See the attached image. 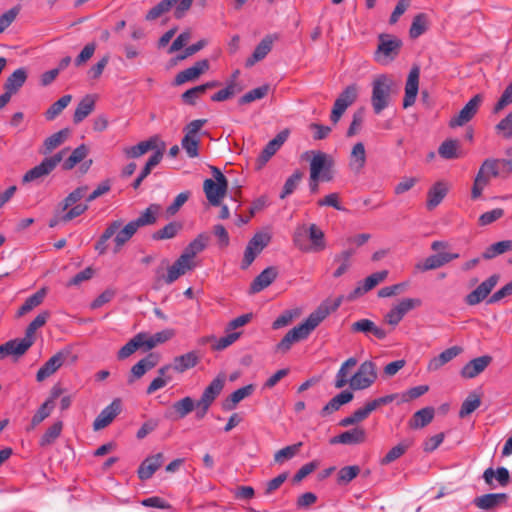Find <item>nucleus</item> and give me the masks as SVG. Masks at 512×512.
Instances as JSON below:
<instances>
[{
  "label": "nucleus",
  "instance_id": "obj_48",
  "mask_svg": "<svg viewBox=\"0 0 512 512\" xmlns=\"http://www.w3.org/2000/svg\"><path fill=\"white\" fill-rule=\"evenodd\" d=\"M159 210V205L151 204L148 208L145 209V211L140 214L137 219L132 220V222L138 229L144 226L153 225L157 221Z\"/></svg>",
  "mask_w": 512,
  "mask_h": 512
},
{
  "label": "nucleus",
  "instance_id": "obj_64",
  "mask_svg": "<svg viewBox=\"0 0 512 512\" xmlns=\"http://www.w3.org/2000/svg\"><path fill=\"white\" fill-rule=\"evenodd\" d=\"M427 30V17L425 14L420 13L417 14L412 21L409 35L411 38L415 39L422 35Z\"/></svg>",
  "mask_w": 512,
  "mask_h": 512
},
{
  "label": "nucleus",
  "instance_id": "obj_15",
  "mask_svg": "<svg viewBox=\"0 0 512 512\" xmlns=\"http://www.w3.org/2000/svg\"><path fill=\"white\" fill-rule=\"evenodd\" d=\"M499 276L494 274L491 275L489 278H487L485 281H483L476 289H474L472 292H470L465 297L466 304L470 306H474L482 302L484 299L487 298V296L491 293L493 288L498 283Z\"/></svg>",
  "mask_w": 512,
  "mask_h": 512
},
{
  "label": "nucleus",
  "instance_id": "obj_42",
  "mask_svg": "<svg viewBox=\"0 0 512 512\" xmlns=\"http://www.w3.org/2000/svg\"><path fill=\"white\" fill-rule=\"evenodd\" d=\"M434 418V408L425 407L414 413L409 421V427L413 429L427 426Z\"/></svg>",
  "mask_w": 512,
  "mask_h": 512
},
{
  "label": "nucleus",
  "instance_id": "obj_13",
  "mask_svg": "<svg viewBox=\"0 0 512 512\" xmlns=\"http://www.w3.org/2000/svg\"><path fill=\"white\" fill-rule=\"evenodd\" d=\"M482 96L480 94L472 97L467 104L455 115L449 122L450 127H460L468 123L476 115L481 103Z\"/></svg>",
  "mask_w": 512,
  "mask_h": 512
},
{
  "label": "nucleus",
  "instance_id": "obj_18",
  "mask_svg": "<svg viewBox=\"0 0 512 512\" xmlns=\"http://www.w3.org/2000/svg\"><path fill=\"white\" fill-rule=\"evenodd\" d=\"M120 411L121 400L118 398L114 399L111 402V404L105 407L96 417L93 423V429L95 431L104 429L114 420V418L120 413Z\"/></svg>",
  "mask_w": 512,
  "mask_h": 512
},
{
  "label": "nucleus",
  "instance_id": "obj_57",
  "mask_svg": "<svg viewBox=\"0 0 512 512\" xmlns=\"http://www.w3.org/2000/svg\"><path fill=\"white\" fill-rule=\"evenodd\" d=\"M303 177L304 173L301 170H295L293 174L285 181L283 190L280 193V198L285 199L291 195L296 190Z\"/></svg>",
  "mask_w": 512,
  "mask_h": 512
},
{
  "label": "nucleus",
  "instance_id": "obj_35",
  "mask_svg": "<svg viewBox=\"0 0 512 512\" xmlns=\"http://www.w3.org/2000/svg\"><path fill=\"white\" fill-rule=\"evenodd\" d=\"M28 349L19 338L9 340L0 345V360L7 356H14L16 359L23 356Z\"/></svg>",
  "mask_w": 512,
  "mask_h": 512
},
{
  "label": "nucleus",
  "instance_id": "obj_9",
  "mask_svg": "<svg viewBox=\"0 0 512 512\" xmlns=\"http://www.w3.org/2000/svg\"><path fill=\"white\" fill-rule=\"evenodd\" d=\"M206 122V119H196L184 127L185 135L181 141V146L190 158H196L199 155L200 139L198 133Z\"/></svg>",
  "mask_w": 512,
  "mask_h": 512
},
{
  "label": "nucleus",
  "instance_id": "obj_31",
  "mask_svg": "<svg viewBox=\"0 0 512 512\" xmlns=\"http://www.w3.org/2000/svg\"><path fill=\"white\" fill-rule=\"evenodd\" d=\"M209 240L210 237L207 233L199 234L193 241L188 244L181 256L189 262H194V257L207 247Z\"/></svg>",
  "mask_w": 512,
  "mask_h": 512
},
{
  "label": "nucleus",
  "instance_id": "obj_62",
  "mask_svg": "<svg viewBox=\"0 0 512 512\" xmlns=\"http://www.w3.org/2000/svg\"><path fill=\"white\" fill-rule=\"evenodd\" d=\"M88 192V186H80L73 190L59 205L62 212L66 211L70 206L74 205L86 196Z\"/></svg>",
  "mask_w": 512,
  "mask_h": 512
},
{
  "label": "nucleus",
  "instance_id": "obj_7",
  "mask_svg": "<svg viewBox=\"0 0 512 512\" xmlns=\"http://www.w3.org/2000/svg\"><path fill=\"white\" fill-rule=\"evenodd\" d=\"M193 2L194 0H162L147 12L145 19L147 21L156 20L163 14L170 11L172 7L175 8L174 17L176 19H181L191 8Z\"/></svg>",
  "mask_w": 512,
  "mask_h": 512
},
{
  "label": "nucleus",
  "instance_id": "obj_59",
  "mask_svg": "<svg viewBox=\"0 0 512 512\" xmlns=\"http://www.w3.org/2000/svg\"><path fill=\"white\" fill-rule=\"evenodd\" d=\"M302 446V442H298L293 445L286 446L280 450H278L274 454V461L278 464H283L285 461L292 459L295 455L298 454L300 448Z\"/></svg>",
  "mask_w": 512,
  "mask_h": 512
},
{
  "label": "nucleus",
  "instance_id": "obj_51",
  "mask_svg": "<svg viewBox=\"0 0 512 512\" xmlns=\"http://www.w3.org/2000/svg\"><path fill=\"white\" fill-rule=\"evenodd\" d=\"M481 405V396L475 392H471L466 399L463 401L460 411L459 417L465 418L468 415L472 414L476 409H478Z\"/></svg>",
  "mask_w": 512,
  "mask_h": 512
},
{
  "label": "nucleus",
  "instance_id": "obj_49",
  "mask_svg": "<svg viewBox=\"0 0 512 512\" xmlns=\"http://www.w3.org/2000/svg\"><path fill=\"white\" fill-rule=\"evenodd\" d=\"M511 250L512 240H503L488 246L483 252L482 257L486 260H490Z\"/></svg>",
  "mask_w": 512,
  "mask_h": 512
},
{
  "label": "nucleus",
  "instance_id": "obj_56",
  "mask_svg": "<svg viewBox=\"0 0 512 512\" xmlns=\"http://www.w3.org/2000/svg\"><path fill=\"white\" fill-rule=\"evenodd\" d=\"M355 253L353 249H347L337 254L334 258V262L338 263L339 266L333 273L335 278L342 276L350 267V258Z\"/></svg>",
  "mask_w": 512,
  "mask_h": 512
},
{
  "label": "nucleus",
  "instance_id": "obj_54",
  "mask_svg": "<svg viewBox=\"0 0 512 512\" xmlns=\"http://www.w3.org/2000/svg\"><path fill=\"white\" fill-rule=\"evenodd\" d=\"M182 224L176 221L170 222L162 229L155 231L152 234L153 240H167L174 238L182 229Z\"/></svg>",
  "mask_w": 512,
  "mask_h": 512
},
{
  "label": "nucleus",
  "instance_id": "obj_43",
  "mask_svg": "<svg viewBox=\"0 0 512 512\" xmlns=\"http://www.w3.org/2000/svg\"><path fill=\"white\" fill-rule=\"evenodd\" d=\"M493 478H496L498 483L503 487L508 485L510 481V474L508 469L505 467H499L496 471H494L491 467L487 468L483 473V479L485 483L489 486H492Z\"/></svg>",
  "mask_w": 512,
  "mask_h": 512
},
{
  "label": "nucleus",
  "instance_id": "obj_41",
  "mask_svg": "<svg viewBox=\"0 0 512 512\" xmlns=\"http://www.w3.org/2000/svg\"><path fill=\"white\" fill-rule=\"evenodd\" d=\"M353 393L350 391H342L333 397L321 410V416L325 417L337 411L342 405L349 403L353 399Z\"/></svg>",
  "mask_w": 512,
  "mask_h": 512
},
{
  "label": "nucleus",
  "instance_id": "obj_21",
  "mask_svg": "<svg viewBox=\"0 0 512 512\" xmlns=\"http://www.w3.org/2000/svg\"><path fill=\"white\" fill-rule=\"evenodd\" d=\"M492 357L484 355L469 361L462 369L461 376L465 379H472L482 373L491 363Z\"/></svg>",
  "mask_w": 512,
  "mask_h": 512
},
{
  "label": "nucleus",
  "instance_id": "obj_4",
  "mask_svg": "<svg viewBox=\"0 0 512 512\" xmlns=\"http://www.w3.org/2000/svg\"><path fill=\"white\" fill-rule=\"evenodd\" d=\"M403 43L398 37L382 33L378 36V46L374 53L376 62L387 65L400 53Z\"/></svg>",
  "mask_w": 512,
  "mask_h": 512
},
{
  "label": "nucleus",
  "instance_id": "obj_1",
  "mask_svg": "<svg viewBox=\"0 0 512 512\" xmlns=\"http://www.w3.org/2000/svg\"><path fill=\"white\" fill-rule=\"evenodd\" d=\"M123 221L121 219L114 220L108 224L105 228L104 232L99 237L98 241L94 245V249L97 251L99 255L106 254L108 250V240L114 236V247L113 252L115 254L119 253L122 247L136 234L138 228L136 225L130 221L125 226H123Z\"/></svg>",
  "mask_w": 512,
  "mask_h": 512
},
{
  "label": "nucleus",
  "instance_id": "obj_20",
  "mask_svg": "<svg viewBox=\"0 0 512 512\" xmlns=\"http://www.w3.org/2000/svg\"><path fill=\"white\" fill-rule=\"evenodd\" d=\"M366 431L362 427H355L351 430L345 431L337 436L332 437L329 442L330 444H344V445H356L366 441Z\"/></svg>",
  "mask_w": 512,
  "mask_h": 512
},
{
  "label": "nucleus",
  "instance_id": "obj_38",
  "mask_svg": "<svg viewBox=\"0 0 512 512\" xmlns=\"http://www.w3.org/2000/svg\"><path fill=\"white\" fill-rule=\"evenodd\" d=\"M95 108V97L93 95H86L77 105L74 115L73 122L75 124L81 123L86 117H88Z\"/></svg>",
  "mask_w": 512,
  "mask_h": 512
},
{
  "label": "nucleus",
  "instance_id": "obj_33",
  "mask_svg": "<svg viewBox=\"0 0 512 512\" xmlns=\"http://www.w3.org/2000/svg\"><path fill=\"white\" fill-rule=\"evenodd\" d=\"M462 352V348L459 346L450 347L443 352H441L438 356L432 358L429 363L427 369L429 371H437L443 365L454 359L457 355Z\"/></svg>",
  "mask_w": 512,
  "mask_h": 512
},
{
  "label": "nucleus",
  "instance_id": "obj_14",
  "mask_svg": "<svg viewBox=\"0 0 512 512\" xmlns=\"http://www.w3.org/2000/svg\"><path fill=\"white\" fill-rule=\"evenodd\" d=\"M203 190L208 202L212 206H219L227 193L228 182H216L213 179L207 178L204 180Z\"/></svg>",
  "mask_w": 512,
  "mask_h": 512
},
{
  "label": "nucleus",
  "instance_id": "obj_44",
  "mask_svg": "<svg viewBox=\"0 0 512 512\" xmlns=\"http://www.w3.org/2000/svg\"><path fill=\"white\" fill-rule=\"evenodd\" d=\"M70 135V129L64 128L59 130L58 132L50 135L48 138L45 139L43 143L44 151L43 154H48L52 152L54 149L62 145L66 139Z\"/></svg>",
  "mask_w": 512,
  "mask_h": 512
},
{
  "label": "nucleus",
  "instance_id": "obj_25",
  "mask_svg": "<svg viewBox=\"0 0 512 512\" xmlns=\"http://www.w3.org/2000/svg\"><path fill=\"white\" fill-rule=\"evenodd\" d=\"M159 142L158 136H152L145 141H141L138 144L130 147L123 148V153L128 159H135L143 156L147 152L157 148Z\"/></svg>",
  "mask_w": 512,
  "mask_h": 512
},
{
  "label": "nucleus",
  "instance_id": "obj_32",
  "mask_svg": "<svg viewBox=\"0 0 512 512\" xmlns=\"http://www.w3.org/2000/svg\"><path fill=\"white\" fill-rule=\"evenodd\" d=\"M438 154L445 160H453L462 157L460 141L457 139H447L441 143L438 148Z\"/></svg>",
  "mask_w": 512,
  "mask_h": 512
},
{
  "label": "nucleus",
  "instance_id": "obj_12",
  "mask_svg": "<svg viewBox=\"0 0 512 512\" xmlns=\"http://www.w3.org/2000/svg\"><path fill=\"white\" fill-rule=\"evenodd\" d=\"M358 95V89L355 84L347 86L335 100L333 109L331 111L330 120L333 124H337L346 111V109L352 105Z\"/></svg>",
  "mask_w": 512,
  "mask_h": 512
},
{
  "label": "nucleus",
  "instance_id": "obj_61",
  "mask_svg": "<svg viewBox=\"0 0 512 512\" xmlns=\"http://www.w3.org/2000/svg\"><path fill=\"white\" fill-rule=\"evenodd\" d=\"M270 90L269 85L265 84L260 87H257L255 89H252L245 93L242 97L239 99L240 105L249 104L255 100H259L267 96L268 92Z\"/></svg>",
  "mask_w": 512,
  "mask_h": 512
},
{
  "label": "nucleus",
  "instance_id": "obj_11",
  "mask_svg": "<svg viewBox=\"0 0 512 512\" xmlns=\"http://www.w3.org/2000/svg\"><path fill=\"white\" fill-rule=\"evenodd\" d=\"M377 379L376 365L372 361H364L357 372L350 378L349 385L353 390L369 388Z\"/></svg>",
  "mask_w": 512,
  "mask_h": 512
},
{
  "label": "nucleus",
  "instance_id": "obj_37",
  "mask_svg": "<svg viewBox=\"0 0 512 512\" xmlns=\"http://www.w3.org/2000/svg\"><path fill=\"white\" fill-rule=\"evenodd\" d=\"M255 390V386L253 384L246 385L235 390L232 394H230L223 402V409L226 411L233 410L236 405L249 397Z\"/></svg>",
  "mask_w": 512,
  "mask_h": 512
},
{
  "label": "nucleus",
  "instance_id": "obj_45",
  "mask_svg": "<svg viewBox=\"0 0 512 512\" xmlns=\"http://www.w3.org/2000/svg\"><path fill=\"white\" fill-rule=\"evenodd\" d=\"M47 290L46 288H41L33 295L29 296L24 304L18 309L17 316L22 317L28 312L32 311L34 308L38 307L46 296Z\"/></svg>",
  "mask_w": 512,
  "mask_h": 512
},
{
  "label": "nucleus",
  "instance_id": "obj_16",
  "mask_svg": "<svg viewBox=\"0 0 512 512\" xmlns=\"http://www.w3.org/2000/svg\"><path fill=\"white\" fill-rule=\"evenodd\" d=\"M69 354L70 352L65 350L59 351L56 354H54L38 370L36 374V380L38 382H42L43 380L54 374L64 364Z\"/></svg>",
  "mask_w": 512,
  "mask_h": 512
},
{
  "label": "nucleus",
  "instance_id": "obj_3",
  "mask_svg": "<svg viewBox=\"0 0 512 512\" xmlns=\"http://www.w3.org/2000/svg\"><path fill=\"white\" fill-rule=\"evenodd\" d=\"M397 88L392 77L381 74L372 82L371 104L375 114H380L390 104L391 94Z\"/></svg>",
  "mask_w": 512,
  "mask_h": 512
},
{
  "label": "nucleus",
  "instance_id": "obj_24",
  "mask_svg": "<svg viewBox=\"0 0 512 512\" xmlns=\"http://www.w3.org/2000/svg\"><path fill=\"white\" fill-rule=\"evenodd\" d=\"M50 317L49 311H42L39 313L35 319L27 326L25 330V336L23 338H19L22 343L29 349L35 342V332L37 329L43 327L47 320Z\"/></svg>",
  "mask_w": 512,
  "mask_h": 512
},
{
  "label": "nucleus",
  "instance_id": "obj_55",
  "mask_svg": "<svg viewBox=\"0 0 512 512\" xmlns=\"http://www.w3.org/2000/svg\"><path fill=\"white\" fill-rule=\"evenodd\" d=\"M63 429V422L56 421L50 427L47 428L45 433L42 435L39 445L41 447H47L55 442V440L60 436Z\"/></svg>",
  "mask_w": 512,
  "mask_h": 512
},
{
  "label": "nucleus",
  "instance_id": "obj_34",
  "mask_svg": "<svg viewBox=\"0 0 512 512\" xmlns=\"http://www.w3.org/2000/svg\"><path fill=\"white\" fill-rule=\"evenodd\" d=\"M225 383L224 377L218 376L211 381V383L204 389L199 401L212 405L215 399L223 390Z\"/></svg>",
  "mask_w": 512,
  "mask_h": 512
},
{
  "label": "nucleus",
  "instance_id": "obj_28",
  "mask_svg": "<svg viewBox=\"0 0 512 512\" xmlns=\"http://www.w3.org/2000/svg\"><path fill=\"white\" fill-rule=\"evenodd\" d=\"M194 262H189L181 255L180 257L168 268L167 276L164 278L166 284H172L180 276L184 275L187 271L195 267Z\"/></svg>",
  "mask_w": 512,
  "mask_h": 512
},
{
  "label": "nucleus",
  "instance_id": "obj_39",
  "mask_svg": "<svg viewBox=\"0 0 512 512\" xmlns=\"http://www.w3.org/2000/svg\"><path fill=\"white\" fill-rule=\"evenodd\" d=\"M27 80V71L25 68H18L5 81L4 90L12 95L16 94Z\"/></svg>",
  "mask_w": 512,
  "mask_h": 512
},
{
  "label": "nucleus",
  "instance_id": "obj_36",
  "mask_svg": "<svg viewBox=\"0 0 512 512\" xmlns=\"http://www.w3.org/2000/svg\"><path fill=\"white\" fill-rule=\"evenodd\" d=\"M307 236L311 241L308 251L320 252L326 248L324 232L316 224L307 226Z\"/></svg>",
  "mask_w": 512,
  "mask_h": 512
},
{
  "label": "nucleus",
  "instance_id": "obj_5",
  "mask_svg": "<svg viewBox=\"0 0 512 512\" xmlns=\"http://www.w3.org/2000/svg\"><path fill=\"white\" fill-rule=\"evenodd\" d=\"M492 177H500V172L497 168V158H487L481 164L472 186V199H478L482 195V191L490 183Z\"/></svg>",
  "mask_w": 512,
  "mask_h": 512
},
{
  "label": "nucleus",
  "instance_id": "obj_23",
  "mask_svg": "<svg viewBox=\"0 0 512 512\" xmlns=\"http://www.w3.org/2000/svg\"><path fill=\"white\" fill-rule=\"evenodd\" d=\"M508 500L506 493H489L474 499L476 507L482 510H494L495 508L505 504Z\"/></svg>",
  "mask_w": 512,
  "mask_h": 512
},
{
  "label": "nucleus",
  "instance_id": "obj_30",
  "mask_svg": "<svg viewBox=\"0 0 512 512\" xmlns=\"http://www.w3.org/2000/svg\"><path fill=\"white\" fill-rule=\"evenodd\" d=\"M449 190L448 184L443 181L436 182L427 193V209L433 210L445 198Z\"/></svg>",
  "mask_w": 512,
  "mask_h": 512
},
{
  "label": "nucleus",
  "instance_id": "obj_63",
  "mask_svg": "<svg viewBox=\"0 0 512 512\" xmlns=\"http://www.w3.org/2000/svg\"><path fill=\"white\" fill-rule=\"evenodd\" d=\"M442 266H444L442 257H441V254L438 253V254L431 255V256L427 257L426 259H424L421 262H418L415 265V269L419 272H426L429 270H434V269L440 268Z\"/></svg>",
  "mask_w": 512,
  "mask_h": 512
},
{
  "label": "nucleus",
  "instance_id": "obj_50",
  "mask_svg": "<svg viewBox=\"0 0 512 512\" xmlns=\"http://www.w3.org/2000/svg\"><path fill=\"white\" fill-rule=\"evenodd\" d=\"M72 95L67 94L54 102L44 113L46 120L52 121L70 104Z\"/></svg>",
  "mask_w": 512,
  "mask_h": 512
},
{
  "label": "nucleus",
  "instance_id": "obj_8",
  "mask_svg": "<svg viewBox=\"0 0 512 512\" xmlns=\"http://www.w3.org/2000/svg\"><path fill=\"white\" fill-rule=\"evenodd\" d=\"M313 157L310 161V175L317 176L322 181L330 182L334 179V159L331 155L322 151H312Z\"/></svg>",
  "mask_w": 512,
  "mask_h": 512
},
{
  "label": "nucleus",
  "instance_id": "obj_27",
  "mask_svg": "<svg viewBox=\"0 0 512 512\" xmlns=\"http://www.w3.org/2000/svg\"><path fill=\"white\" fill-rule=\"evenodd\" d=\"M278 271L274 266L267 267L264 269L251 283L250 292L258 293L269 285L273 283V281L277 278Z\"/></svg>",
  "mask_w": 512,
  "mask_h": 512
},
{
  "label": "nucleus",
  "instance_id": "obj_47",
  "mask_svg": "<svg viewBox=\"0 0 512 512\" xmlns=\"http://www.w3.org/2000/svg\"><path fill=\"white\" fill-rule=\"evenodd\" d=\"M412 444L413 441L410 439H405L401 441L388 451V453L381 459L380 463L382 465L392 463L393 461L397 460L402 455H404L406 451L412 446Z\"/></svg>",
  "mask_w": 512,
  "mask_h": 512
},
{
  "label": "nucleus",
  "instance_id": "obj_53",
  "mask_svg": "<svg viewBox=\"0 0 512 512\" xmlns=\"http://www.w3.org/2000/svg\"><path fill=\"white\" fill-rule=\"evenodd\" d=\"M357 365V359L354 357H351L347 359L340 367L336 374V380H335V387L340 389L346 386V384L349 382V369L355 367Z\"/></svg>",
  "mask_w": 512,
  "mask_h": 512
},
{
  "label": "nucleus",
  "instance_id": "obj_10",
  "mask_svg": "<svg viewBox=\"0 0 512 512\" xmlns=\"http://www.w3.org/2000/svg\"><path fill=\"white\" fill-rule=\"evenodd\" d=\"M271 239L272 236L268 232L255 233L245 248L241 269H247L263 249L269 245Z\"/></svg>",
  "mask_w": 512,
  "mask_h": 512
},
{
  "label": "nucleus",
  "instance_id": "obj_19",
  "mask_svg": "<svg viewBox=\"0 0 512 512\" xmlns=\"http://www.w3.org/2000/svg\"><path fill=\"white\" fill-rule=\"evenodd\" d=\"M209 69L208 60L197 61L193 66L179 72L174 79V84L179 86L186 82L195 81L201 74Z\"/></svg>",
  "mask_w": 512,
  "mask_h": 512
},
{
  "label": "nucleus",
  "instance_id": "obj_2",
  "mask_svg": "<svg viewBox=\"0 0 512 512\" xmlns=\"http://www.w3.org/2000/svg\"><path fill=\"white\" fill-rule=\"evenodd\" d=\"M341 304V299H337L331 306L326 302H323L318 306V308L313 311L307 319L292 328L289 332L291 333V337H294L298 342L301 340H305L311 334V332L333 311L337 310V308Z\"/></svg>",
  "mask_w": 512,
  "mask_h": 512
},
{
  "label": "nucleus",
  "instance_id": "obj_52",
  "mask_svg": "<svg viewBox=\"0 0 512 512\" xmlns=\"http://www.w3.org/2000/svg\"><path fill=\"white\" fill-rule=\"evenodd\" d=\"M88 152V147L85 144H81L75 148L71 155L63 162L62 168L64 170L73 169L78 163L86 158Z\"/></svg>",
  "mask_w": 512,
  "mask_h": 512
},
{
  "label": "nucleus",
  "instance_id": "obj_46",
  "mask_svg": "<svg viewBox=\"0 0 512 512\" xmlns=\"http://www.w3.org/2000/svg\"><path fill=\"white\" fill-rule=\"evenodd\" d=\"M366 163V152L362 142L356 143L350 155V167L355 172H360Z\"/></svg>",
  "mask_w": 512,
  "mask_h": 512
},
{
  "label": "nucleus",
  "instance_id": "obj_22",
  "mask_svg": "<svg viewBox=\"0 0 512 512\" xmlns=\"http://www.w3.org/2000/svg\"><path fill=\"white\" fill-rule=\"evenodd\" d=\"M163 454L157 453L147 457L139 466L137 474L140 480H148L162 466Z\"/></svg>",
  "mask_w": 512,
  "mask_h": 512
},
{
  "label": "nucleus",
  "instance_id": "obj_60",
  "mask_svg": "<svg viewBox=\"0 0 512 512\" xmlns=\"http://www.w3.org/2000/svg\"><path fill=\"white\" fill-rule=\"evenodd\" d=\"M195 404L194 400L187 396L173 403L172 407L177 417L182 419L194 410Z\"/></svg>",
  "mask_w": 512,
  "mask_h": 512
},
{
  "label": "nucleus",
  "instance_id": "obj_40",
  "mask_svg": "<svg viewBox=\"0 0 512 512\" xmlns=\"http://www.w3.org/2000/svg\"><path fill=\"white\" fill-rule=\"evenodd\" d=\"M272 44L273 41L270 38V36H266L265 38H263L261 42L256 46L252 55L246 60L245 66L252 67L258 61L264 59L267 56V54L271 51Z\"/></svg>",
  "mask_w": 512,
  "mask_h": 512
},
{
  "label": "nucleus",
  "instance_id": "obj_17",
  "mask_svg": "<svg viewBox=\"0 0 512 512\" xmlns=\"http://www.w3.org/2000/svg\"><path fill=\"white\" fill-rule=\"evenodd\" d=\"M419 76L420 69L418 66L411 68L405 84V96L403 99V107L406 109L412 106L415 101L419 90Z\"/></svg>",
  "mask_w": 512,
  "mask_h": 512
},
{
  "label": "nucleus",
  "instance_id": "obj_6",
  "mask_svg": "<svg viewBox=\"0 0 512 512\" xmlns=\"http://www.w3.org/2000/svg\"><path fill=\"white\" fill-rule=\"evenodd\" d=\"M67 149H63L51 157H46L42 162L28 170L22 177V184L36 182L48 176L63 160Z\"/></svg>",
  "mask_w": 512,
  "mask_h": 512
},
{
  "label": "nucleus",
  "instance_id": "obj_29",
  "mask_svg": "<svg viewBox=\"0 0 512 512\" xmlns=\"http://www.w3.org/2000/svg\"><path fill=\"white\" fill-rule=\"evenodd\" d=\"M200 362V356L197 351H189L183 355L176 356L173 359V370L177 373H184L185 371L194 368Z\"/></svg>",
  "mask_w": 512,
  "mask_h": 512
},
{
  "label": "nucleus",
  "instance_id": "obj_58",
  "mask_svg": "<svg viewBox=\"0 0 512 512\" xmlns=\"http://www.w3.org/2000/svg\"><path fill=\"white\" fill-rule=\"evenodd\" d=\"M53 409L54 405H51V401H45L32 417L31 424L27 427V431L35 429L36 426L50 416Z\"/></svg>",
  "mask_w": 512,
  "mask_h": 512
},
{
  "label": "nucleus",
  "instance_id": "obj_26",
  "mask_svg": "<svg viewBox=\"0 0 512 512\" xmlns=\"http://www.w3.org/2000/svg\"><path fill=\"white\" fill-rule=\"evenodd\" d=\"M350 330L354 333H364L366 335L373 334L377 339H385L388 332L370 319H360L351 325Z\"/></svg>",
  "mask_w": 512,
  "mask_h": 512
}]
</instances>
